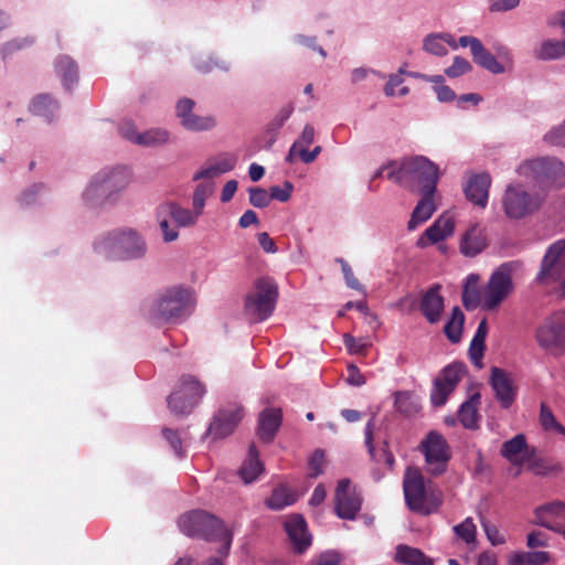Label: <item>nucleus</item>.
<instances>
[{"label": "nucleus", "instance_id": "33", "mask_svg": "<svg viewBox=\"0 0 565 565\" xmlns=\"http://www.w3.org/2000/svg\"><path fill=\"white\" fill-rule=\"evenodd\" d=\"M395 561L405 565H434V561L423 551L404 544L396 547Z\"/></svg>", "mask_w": 565, "mask_h": 565}, {"label": "nucleus", "instance_id": "44", "mask_svg": "<svg viewBox=\"0 0 565 565\" xmlns=\"http://www.w3.org/2000/svg\"><path fill=\"white\" fill-rule=\"evenodd\" d=\"M216 120L212 116H198L193 113L190 119L184 120V128L191 131H204L214 128Z\"/></svg>", "mask_w": 565, "mask_h": 565}, {"label": "nucleus", "instance_id": "52", "mask_svg": "<svg viewBox=\"0 0 565 565\" xmlns=\"http://www.w3.org/2000/svg\"><path fill=\"white\" fill-rule=\"evenodd\" d=\"M462 303L468 310L475 309L479 305L482 306V295L480 296L477 288L465 286L462 290Z\"/></svg>", "mask_w": 565, "mask_h": 565}, {"label": "nucleus", "instance_id": "8", "mask_svg": "<svg viewBox=\"0 0 565 565\" xmlns=\"http://www.w3.org/2000/svg\"><path fill=\"white\" fill-rule=\"evenodd\" d=\"M520 174L532 178L542 188H562L565 185V166L556 158H537L524 162Z\"/></svg>", "mask_w": 565, "mask_h": 565}, {"label": "nucleus", "instance_id": "7", "mask_svg": "<svg viewBox=\"0 0 565 565\" xmlns=\"http://www.w3.org/2000/svg\"><path fill=\"white\" fill-rule=\"evenodd\" d=\"M516 263L507 262L500 265L490 276L482 291V308L495 310L513 291L512 274Z\"/></svg>", "mask_w": 565, "mask_h": 565}, {"label": "nucleus", "instance_id": "6", "mask_svg": "<svg viewBox=\"0 0 565 565\" xmlns=\"http://www.w3.org/2000/svg\"><path fill=\"white\" fill-rule=\"evenodd\" d=\"M278 286L274 279L263 277L254 282L253 290L245 298V312L255 322L269 318L276 307Z\"/></svg>", "mask_w": 565, "mask_h": 565}, {"label": "nucleus", "instance_id": "17", "mask_svg": "<svg viewBox=\"0 0 565 565\" xmlns=\"http://www.w3.org/2000/svg\"><path fill=\"white\" fill-rule=\"evenodd\" d=\"M455 231V220L448 213L439 215L435 222L425 230L416 242L419 248H426L430 244H437L451 236Z\"/></svg>", "mask_w": 565, "mask_h": 565}, {"label": "nucleus", "instance_id": "23", "mask_svg": "<svg viewBox=\"0 0 565 565\" xmlns=\"http://www.w3.org/2000/svg\"><path fill=\"white\" fill-rule=\"evenodd\" d=\"M439 290V285L433 286L423 296L420 302V311L430 323L438 322L444 310V299Z\"/></svg>", "mask_w": 565, "mask_h": 565}, {"label": "nucleus", "instance_id": "28", "mask_svg": "<svg viewBox=\"0 0 565 565\" xmlns=\"http://www.w3.org/2000/svg\"><path fill=\"white\" fill-rule=\"evenodd\" d=\"M55 71L67 90L78 81V66L76 62L67 55H61L56 58Z\"/></svg>", "mask_w": 565, "mask_h": 565}, {"label": "nucleus", "instance_id": "9", "mask_svg": "<svg viewBox=\"0 0 565 565\" xmlns=\"http://www.w3.org/2000/svg\"><path fill=\"white\" fill-rule=\"evenodd\" d=\"M206 393L205 386L194 376L184 374L179 385L168 396L170 411L177 416L189 415Z\"/></svg>", "mask_w": 565, "mask_h": 565}, {"label": "nucleus", "instance_id": "4", "mask_svg": "<svg viewBox=\"0 0 565 565\" xmlns=\"http://www.w3.org/2000/svg\"><path fill=\"white\" fill-rule=\"evenodd\" d=\"M403 490L406 504L414 512L430 514L443 502L441 492L433 491L430 484L426 486L423 475L415 468H407Z\"/></svg>", "mask_w": 565, "mask_h": 565}, {"label": "nucleus", "instance_id": "60", "mask_svg": "<svg viewBox=\"0 0 565 565\" xmlns=\"http://www.w3.org/2000/svg\"><path fill=\"white\" fill-rule=\"evenodd\" d=\"M119 134L125 139L138 145V136L140 134L131 121H122L119 126Z\"/></svg>", "mask_w": 565, "mask_h": 565}, {"label": "nucleus", "instance_id": "31", "mask_svg": "<svg viewBox=\"0 0 565 565\" xmlns=\"http://www.w3.org/2000/svg\"><path fill=\"white\" fill-rule=\"evenodd\" d=\"M297 501V493L288 486H277L269 498L266 499L265 504L274 511H279L294 504Z\"/></svg>", "mask_w": 565, "mask_h": 565}, {"label": "nucleus", "instance_id": "45", "mask_svg": "<svg viewBox=\"0 0 565 565\" xmlns=\"http://www.w3.org/2000/svg\"><path fill=\"white\" fill-rule=\"evenodd\" d=\"M423 49L424 51L436 56H444L448 53V50L443 41V35L439 33L428 34L424 39Z\"/></svg>", "mask_w": 565, "mask_h": 565}, {"label": "nucleus", "instance_id": "63", "mask_svg": "<svg viewBox=\"0 0 565 565\" xmlns=\"http://www.w3.org/2000/svg\"><path fill=\"white\" fill-rule=\"evenodd\" d=\"M521 0H493L490 6L491 12H505L515 9Z\"/></svg>", "mask_w": 565, "mask_h": 565}, {"label": "nucleus", "instance_id": "34", "mask_svg": "<svg viewBox=\"0 0 565 565\" xmlns=\"http://www.w3.org/2000/svg\"><path fill=\"white\" fill-rule=\"evenodd\" d=\"M471 55L476 64H478L479 66L489 71L492 74H502L505 72V67L503 66V64L499 62L497 57L484 47L482 42L478 45L476 50H473Z\"/></svg>", "mask_w": 565, "mask_h": 565}, {"label": "nucleus", "instance_id": "47", "mask_svg": "<svg viewBox=\"0 0 565 565\" xmlns=\"http://www.w3.org/2000/svg\"><path fill=\"white\" fill-rule=\"evenodd\" d=\"M452 392L449 386H447L443 381L436 379L434 381V387L430 394V401L434 406H443L446 402L450 393Z\"/></svg>", "mask_w": 565, "mask_h": 565}, {"label": "nucleus", "instance_id": "55", "mask_svg": "<svg viewBox=\"0 0 565 565\" xmlns=\"http://www.w3.org/2000/svg\"><path fill=\"white\" fill-rule=\"evenodd\" d=\"M323 465H324V451L323 450H316L311 458L309 459V468H310V478H317L319 475L323 472Z\"/></svg>", "mask_w": 565, "mask_h": 565}, {"label": "nucleus", "instance_id": "5", "mask_svg": "<svg viewBox=\"0 0 565 565\" xmlns=\"http://www.w3.org/2000/svg\"><path fill=\"white\" fill-rule=\"evenodd\" d=\"M193 303V294L183 287L164 290L149 310V319L154 324L174 322L181 319Z\"/></svg>", "mask_w": 565, "mask_h": 565}, {"label": "nucleus", "instance_id": "38", "mask_svg": "<svg viewBox=\"0 0 565 565\" xmlns=\"http://www.w3.org/2000/svg\"><path fill=\"white\" fill-rule=\"evenodd\" d=\"M57 108V103L47 94L38 95L32 99L30 105V110L32 114L42 116L49 121L52 120V117Z\"/></svg>", "mask_w": 565, "mask_h": 565}, {"label": "nucleus", "instance_id": "12", "mask_svg": "<svg viewBox=\"0 0 565 565\" xmlns=\"http://www.w3.org/2000/svg\"><path fill=\"white\" fill-rule=\"evenodd\" d=\"M535 339L547 351H562L565 347V311H557L546 318L537 328Z\"/></svg>", "mask_w": 565, "mask_h": 565}, {"label": "nucleus", "instance_id": "2", "mask_svg": "<svg viewBox=\"0 0 565 565\" xmlns=\"http://www.w3.org/2000/svg\"><path fill=\"white\" fill-rule=\"evenodd\" d=\"M179 526L182 533L191 537H199L205 541H221L220 553L226 556L232 544V533L226 529L224 522L211 513L202 510H194L181 515Z\"/></svg>", "mask_w": 565, "mask_h": 565}, {"label": "nucleus", "instance_id": "13", "mask_svg": "<svg viewBox=\"0 0 565 565\" xmlns=\"http://www.w3.org/2000/svg\"><path fill=\"white\" fill-rule=\"evenodd\" d=\"M565 269V239H558L546 250L536 281L546 284L562 279Z\"/></svg>", "mask_w": 565, "mask_h": 565}, {"label": "nucleus", "instance_id": "32", "mask_svg": "<svg viewBox=\"0 0 565 565\" xmlns=\"http://www.w3.org/2000/svg\"><path fill=\"white\" fill-rule=\"evenodd\" d=\"M264 467L259 460L258 450L254 444L249 446L248 458L241 467L238 473L245 483H252L263 472Z\"/></svg>", "mask_w": 565, "mask_h": 565}, {"label": "nucleus", "instance_id": "20", "mask_svg": "<svg viewBox=\"0 0 565 565\" xmlns=\"http://www.w3.org/2000/svg\"><path fill=\"white\" fill-rule=\"evenodd\" d=\"M491 178L488 173L472 175L465 188L466 198L475 205L486 207Z\"/></svg>", "mask_w": 565, "mask_h": 565}, {"label": "nucleus", "instance_id": "58", "mask_svg": "<svg viewBox=\"0 0 565 565\" xmlns=\"http://www.w3.org/2000/svg\"><path fill=\"white\" fill-rule=\"evenodd\" d=\"M338 262L341 265V269L345 279L348 287L354 290H362L363 286L360 281L354 277V274L350 267V265L342 258H339Z\"/></svg>", "mask_w": 565, "mask_h": 565}, {"label": "nucleus", "instance_id": "30", "mask_svg": "<svg viewBox=\"0 0 565 565\" xmlns=\"http://www.w3.org/2000/svg\"><path fill=\"white\" fill-rule=\"evenodd\" d=\"M480 394L475 393L460 406L458 418L465 428L473 429L478 427V422L480 419L478 406L480 404Z\"/></svg>", "mask_w": 565, "mask_h": 565}, {"label": "nucleus", "instance_id": "3", "mask_svg": "<svg viewBox=\"0 0 565 565\" xmlns=\"http://www.w3.org/2000/svg\"><path fill=\"white\" fill-rule=\"evenodd\" d=\"M98 254L111 260H130L145 256L147 245L134 230L111 231L95 243Z\"/></svg>", "mask_w": 565, "mask_h": 565}, {"label": "nucleus", "instance_id": "37", "mask_svg": "<svg viewBox=\"0 0 565 565\" xmlns=\"http://www.w3.org/2000/svg\"><path fill=\"white\" fill-rule=\"evenodd\" d=\"M565 55V41L545 40L534 51L537 60L551 61Z\"/></svg>", "mask_w": 565, "mask_h": 565}, {"label": "nucleus", "instance_id": "10", "mask_svg": "<svg viewBox=\"0 0 565 565\" xmlns=\"http://www.w3.org/2000/svg\"><path fill=\"white\" fill-rule=\"evenodd\" d=\"M130 181L129 171L126 168H114L99 172L87 186L84 196L88 201L108 200L121 190Z\"/></svg>", "mask_w": 565, "mask_h": 565}, {"label": "nucleus", "instance_id": "29", "mask_svg": "<svg viewBox=\"0 0 565 565\" xmlns=\"http://www.w3.org/2000/svg\"><path fill=\"white\" fill-rule=\"evenodd\" d=\"M487 334H488V322H487V319L483 318L479 322L476 333H475V335L470 342V347H469V358H470L471 362L478 367L482 366L481 360L484 354Z\"/></svg>", "mask_w": 565, "mask_h": 565}, {"label": "nucleus", "instance_id": "14", "mask_svg": "<svg viewBox=\"0 0 565 565\" xmlns=\"http://www.w3.org/2000/svg\"><path fill=\"white\" fill-rule=\"evenodd\" d=\"M244 417V409L236 403L221 407L210 423L207 435L213 439H222L231 435Z\"/></svg>", "mask_w": 565, "mask_h": 565}, {"label": "nucleus", "instance_id": "36", "mask_svg": "<svg viewBox=\"0 0 565 565\" xmlns=\"http://www.w3.org/2000/svg\"><path fill=\"white\" fill-rule=\"evenodd\" d=\"M164 211L173 218V221L182 227L193 226L196 224L198 218L201 216L200 213L193 209H184L177 203H170L163 206Z\"/></svg>", "mask_w": 565, "mask_h": 565}, {"label": "nucleus", "instance_id": "62", "mask_svg": "<svg viewBox=\"0 0 565 565\" xmlns=\"http://www.w3.org/2000/svg\"><path fill=\"white\" fill-rule=\"evenodd\" d=\"M315 140V128L311 125H306L300 138L294 142L297 148H308Z\"/></svg>", "mask_w": 565, "mask_h": 565}, {"label": "nucleus", "instance_id": "51", "mask_svg": "<svg viewBox=\"0 0 565 565\" xmlns=\"http://www.w3.org/2000/svg\"><path fill=\"white\" fill-rule=\"evenodd\" d=\"M249 192V203L258 209H264L268 206L271 202L270 193H268L265 189L262 188H250Z\"/></svg>", "mask_w": 565, "mask_h": 565}, {"label": "nucleus", "instance_id": "16", "mask_svg": "<svg viewBox=\"0 0 565 565\" xmlns=\"http://www.w3.org/2000/svg\"><path fill=\"white\" fill-rule=\"evenodd\" d=\"M489 384L494 397L503 409L510 408L516 399L518 386L510 373L498 366L491 367Z\"/></svg>", "mask_w": 565, "mask_h": 565}, {"label": "nucleus", "instance_id": "42", "mask_svg": "<svg viewBox=\"0 0 565 565\" xmlns=\"http://www.w3.org/2000/svg\"><path fill=\"white\" fill-rule=\"evenodd\" d=\"M213 191L214 184L211 180H206L198 184L193 193V209L196 211V213L202 215L205 206V200L212 195Z\"/></svg>", "mask_w": 565, "mask_h": 565}, {"label": "nucleus", "instance_id": "35", "mask_svg": "<svg viewBox=\"0 0 565 565\" xmlns=\"http://www.w3.org/2000/svg\"><path fill=\"white\" fill-rule=\"evenodd\" d=\"M534 448L531 449V454L526 457L529 462V469L532 470L537 476H547V475H558L562 472L563 467L559 462L546 459V458H537L534 456Z\"/></svg>", "mask_w": 565, "mask_h": 565}, {"label": "nucleus", "instance_id": "27", "mask_svg": "<svg viewBox=\"0 0 565 565\" xmlns=\"http://www.w3.org/2000/svg\"><path fill=\"white\" fill-rule=\"evenodd\" d=\"M500 452L511 463L516 465L525 461L526 457L531 454V450L527 448L525 436L519 434L510 440L504 441Z\"/></svg>", "mask_w": 565, "mask_h": 565}, {"label": "nucleus", "instance_id": "1", "mask_svg": "<svg viewBox=\"0 0 565 565\" xmlns=\"http://www.w3.org/2000/svg\"><path fill=\"white\" fill-rule=\"evenodd\" d=\"M439 177L438 166L424 156L404 159L387 173V179L416 193L436 192Z\"/></svg>", "mask_w": 565, "mask_h": 565}, {"label": "nucleus", "instance_id": "46", "mask_svg": "<svg viewBox=\"0 0 565 565\" xmlns=\"http://www.w3.org/2000/svg\"><path fill=\"white\" fill-rule=\"evenodd\" d=\"M168 140V132L161 129H151L138 136V145L156 146L164 143Z\"/></svg>", "mask_w": 565, "mask_h": 565}, {"label": "nucleus", "instance_id": "56", "mask_svg": "<svg viewBox=\"0 0 565 565\" xmlns=\"http://www.w3.org/2000/svg\"><path fill=\"white\" fill-rule=\"evenodd\" d=\"M194 100L190 98H182L177 104V116L180 119L181 125L184 127V120L190 119L193 115Z\"/></svg>", "mask_w": 565, "mask_h": 565}, {"label": "nucleus", "instance_id": "61", "mask_svg": "<svg viewBox=\"0 0 565 565\" xmlns=\"http://www.w3.org/2000/svg\"><path fill=\"white\" fill-rule=\"evenodd\" d=\"M292 191V185L289 182L285 183V188H280L278 185L270 188V196L271 200H278L280 202H286L289 200Z\"/></svg>", "mask_w": 565, "mask_h": 565}, {"label": "nucleus", "instance_id": "64", "mask_svg": "<svg viewBox=\"0 0 565 565\" xmlns=\"http://www.w3.org/2000/svg\"><path fill=\"white\" fill-rule=\"evenodd\" d=\"M341 556L337 552L328 551L318 556L315 565H339Z\"/></svg>", "mask_w": 565, "mask_h": 565}, {"label": "nucleus", "instance_id": "59", "mask_svg": "<svg viewBox=\"0 0 565 565\" xmlns=\"http://www.w3.org/2000/svg\"><path fill=\"white\" fill-rule=\"evenodd\" d=\"M292 111H294V107L291 104L284 106L278 111L276 117L270 121V124H269L270 129H273V130L280 129L284 126V124L286 122V120H288V118L291 116Z\"/></svg>", "mask_w": 565, "mask_h": 565}, {"label": "nucleus", "instance_id": "40", "mask_svg": "<svg viewBox=\"0 0 565 565\" xmlns=\"http://www.w3.org/2000/svg\"><path fill=\"white\" fill-rule=\"evenodd\" d=\"M539 420L545 431H555L565 437V427L556 419L546 403H541Z\"/></svg>", "mask_w": 565, "mask_h": 565}, {"label": "nucleus", "instance_id": "21", "mask_svg": "<svg viewBox=\"0 0 565 565\" xmlns=\"http://www.w3.org/2000/svg\"><path fill=\"white\" fill-rule=\"evenodd\" d=\"M286 532L297 553H303L311 544L307 524L301 515H294L285 523Z\"/></svg>", "mask_w": 565, "mask_h": 565}, {"label": "nucleus", "instance_id": "57", "mask_svg": "<svg viewBox=\"0 0 565 565\" xmlns=\"http://www.w3.org/2000/svg\"><path fill=\"white\" fill-rule=\"evenodd\" d=\"M483 531L492 545H502L505 543L504 535L500 532L497 525L482 521Z\"/></svg>", "mask_w": 565, "mask_h": 565}, {"label": "nucleus", "instance_id": "54", "mask_svg": "<svg viewBox=\"0 0 565 565\" xmlns=\"http://www.w3.org/2000/svg\"><path fill=\"white\" fill-rule=\"evenodd\" d=\"M162 435L171 446L174 454L179 457L183 456L182 439L177 430L171 428H163Z\"/></svg>", "mask_w": 565, "mask_h": 565}, {"label": "nucleus", "instance_id": "39", "mask_svg": "<svg viewBox=\"0 0 565 565\" xmlns=\"http://www.w3.org/2000/svg\"><path fill=\"white\" fill-rule=\"evenodd\" d=\"M465 315L459 307H455L449 321L445 324L444 331L448 340L458 343L461 340Z\"/></svg>", "mask_w": 565, "mask_h": 565}, {"label": "nucleus", "instance_id": "18", "mask_svg": "<svg viewBox=\"0 0 565 565\" xmlns=\"http://www.w3.org/2000/svg\"><path fill=\"white\" fill-rule=\"evenodd\" d=\"M503 206L505 214L511 218H521L534 209L530 194L512 185L505 191Z\"/></svg>", "mask_w": 565, "mask_h": 565}, {"label": "nucleus", "instance_id": "53", "mask_svg": "<svg viewBox=\"0 0 565 565\" xmlns=\"http://www.w3.org/2000/svg\"><path fill=\"white\" fill-rule=\"evenodd\" d=\"M544 140L552 146L565 147V120L551 129L545 136Z\"/></svg>", "mask_w": 565, "mask_h": 565}, {"label": "nucleus", "instance_id": "41", "mask_svg": "<svg viewBox=\"0 0 565 565\" xmlns=\"http://www.w3.org/2000/svg\"><path fill=\"white\" fill-rule=\"evenodd\" d=\"M466 367L462 363H452L447 365L441 373V377L438 380L443 381L452 391L456 388L458 383L461 381L465 374Z\"/></svg>", "mask_w": 565, "mask_h": 565}, {"label": "nucleus", "instance_id": "26", "mask_svg": "<svg viewBox=\"0 0 565 565\" xmlns=\"http://www.w3.org/2000/svg\"><path fill=\"white\" fill-rule=\"evenodd\" d=\"M237 157L233 153L221 154L215 162L209 163L206 167L199 170L194 175L193 180H212L213 178L230 172L235 168Z\"/></svg>", "mask_w": 565, "mask_h": 565}, {"label": "nucleus", "instance_id": "15", "mask_svg": "<svg viewBox=\"0 0 565 565\" xmlns=\"http://www.w3.org/2000/svg\"><path fill=\"white\" fill-rule=\"evenodd\" d=\"M362 507V498L349 479L338 482L334 493L335 514L343 520H354Z\"/></svg>", "mask_w": 565, "mask_h": 565}, {"label": "nucleus", "instance_id": "43", "mask_svg": "<svg viewBox=\"0 0 565 565\" xmlns=\"http://www.w3.org/2000/svg\"><path fill=\"white\" fill-rule=\"evenodd\" d=\"M454 532L466 544L476 542L477 526L471 518H466L461 523L455 525Z\"/></svg>", "mask_w": 565, "mask_h": 565}, {"label": "nucleus", "instance_id": "49", "mask_svg": "<svg viewBox=\"0 0 565 565\" xmlns=\"http://www.w3.org/2000/svg\"><path fill=\"white\" fill-rule=\"evenodd\" d=\"M395 407L399 413L411 415L417 412V405L412 401L408 392H397L395 394Z\"/></svg>", "mask_w": 565, "mask_h": 565}, {"label": "nucleus", "instance_id": "19", "mask_svg": "<svg viewBox=\"0 0 565 565\" xmlns=\"http://www.w3.org/2000/svg\"><path fill=\"white\" fill-rule=\"evenodd\" d=\"M534 522L552 531H563L565 526V503L555 501L536 508Z\"/></svg>", "mask_w": 565, "mask_h": 565}, {"label": "nucleus", "instance_id": "11", "mask_svg": "<svg viewBox=\"0 0 565 565\" xmlns=\"http://www.w3.org/2000/svg\"><path fill=\"white\" fill-rule=\"evenodd\" d=\"M425 456L427 472L431 476H440L447 470L451 458L450 447L445 437L437 431H429L419 445Z\"/></svg>", "mask_w": 565, "mask_h": 565}, {"label": "nucleus", "instance_id": "25", "mask_svg": "<svg viewBox=\"0 0 565 565\" xmlns=\"http://www.w3.org/2000/svg\"><path fill=\"white\" fill-rule=\"evenodd\" d=\"M420 194L422 199L417 202L407 223L408 231H414L420 224L427 222L437 210V206L434 202L435 192H426Z\"/></svg>", "mask_w": 565, "mask_h": 565}, {"label": "nucleus", "instance_id": "48", "mask_svg": "<svg viewBox=\"0 0 565 565\" xmlns=\"http://www.w3.org/2000/svg\"><path fill=\"white\" fill-rule=\"evenodd\" d=\"M343 343L350 354L364 355L370 348V343L360 338L355 339L350 333L343 334Z\"/></svg>", "mask_w": 565, "mask_h": 565}, {"label": "nucleus", "instance_id": "24", "mask_svg": "<svg viewBox=\"0 0 565 565\" xmlns=\"http://www.w3.org/2000/svg\"><path fill=\"white\" fill-rule=\"evenodd\" d=\"M460 252L467 257H475L487 247V237L482 228L473 225L460 239Z\"/></svg>", "mask_w": 565, "mask_h": 565}, {"label": "nucleus", "instance_id": "22", "mask_svg": "<svg viewBox=\"0 0 565 565\" xmlns=\"http://www.w3.org/2000/svg\"><path fill=\"white\" fill-rule=\"evenodd\" d=\"M282 419V413L280 408H265L258 417V436L265 443H270Z\"/></svg>", "mask_w": 565, "mask_h": 565}, {"label": "nucleus", "instance_id": "50", "mask_svg": "<svg viewBox=\"0 0 565 565\" xmlns=\"http://www.w3.org/2000/svg\"><path fill=\"white\" fill-rule=\"evenodd\" d=\"M472 70L470 62L461 56H455L451 66L445 70V74L450 78L459 77Z\"/></svg>", "mask_w": 565, "mask_h": 565}]
</instances>
